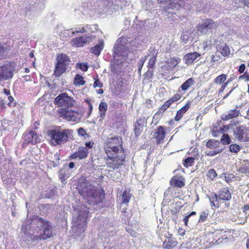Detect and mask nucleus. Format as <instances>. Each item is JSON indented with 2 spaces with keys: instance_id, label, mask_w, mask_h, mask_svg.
Returning a JSON list of instances; mask_svg holds the SVG:
<instances>
[{
  "instance_id": "nucleus-1",
  "label": "nucleus",
  "mask_w": 249,
  "mask_h": 249,
  "mask_svg": "<svg viewBox=\"0 0 249 249\" xmlns=\"http://www.w3.org/2000/svg\"><path fill=\"white\" fill-rule=\"evenodd\" d=\"M21 231L32 240H45L53 235L51 223L38 216L27 219L22 225Z\"/></svg>"
},
{
  "instance_id": "nucleus-2",
  "label": "nucleus",
  "mask_w": 249,
  "mask_h": 249,
  "mask_svg": "<svg viewBox=\"0 0 249 249\" xmlns=\"http://www.w3.org/2000/svg\"><path fill=\"white\" fill-rule=\"evenodd\" d=\"M98 26L94 25H86L84 26L79 27L77 30L72 32V35L75 33H86L80 37L73 38L71 43L72 46L81 47L84 46L86 43L91 42L95 38V36L90 35L97 30Z\"/></svg>"
},
{
  "instance_id": "nucleus-3",
  "label": "nucleus",
  "mask_w": 249,
  "mask_h": 249,
  "mask_svg": "<svg viewBox=\"0 0 249 249\" xmlns=\"http://www.w3.org/2000/svg\"><path fill=\"white\" fill-rule=\"evenodd\" d=\"M135 42L132 39L123 37L116 42L114 50L115 57L121 56L125 59L128 56L129 53L133 51Z\"/></svg>"
},
{
  "instance_id": "nucleus-4",
  "label": "nucleus",
  "mask_w": 249,
  "mask_h": 249,
  "mask_svg": "<svg viewBox=\"0 0 249 249\" xmlns=\"http://www.w3.org/2000/svg\"><path fill=\"white\" fill-rule=\"evenodd\" d=\"M72 131L70 129L51 130L49 131L51 144L56 146L67 142L72 137Z\"/></svg>"
},
{
  "instance_id": "nucleus-5",
  "label": "nucleus",
  "mask_w": 249,
  "mask_h": 249,
  "mask_svg": "<svg viewBox=\"0 0 249 249\" xmlns=\"http://www.w3.org/2000/svg\"><path fill=\"white\" fill-rule=\"evenodd\" d=\"M107 158L106 160V165L107 167L115 169L123 165V161L125 159L124 151L118 153H111L109 150L106 153Z\"/></svg>"
},
{
  "instance_id": "nucleus-6",
  "label": "nucleus",
  "mask_w": 249,
  "mask_h": 249,
  "mask_svg": "<svg viewBox=\"0 0 249 249\" xmlns=\"http://www.w3.org/2000/svg\"><path fill=\"white\" fill-rule=\"evenodd\" d=\"M88 218V212L80 211L74 220L72 227V231L77 235H82L86 226V221Z\"/></svg>"
},
{
  "instance_id": "nucleus-7",
  "label": "nucleus",
  "mask_w": 249,
  "mask_h": 249,
  "mask_svg": "<svg viewBox=\"0 0 249 249\" xmlns=\"http://www.w3.org/2000/svg\"><path fill=\"white\" fill-rule=\"evenodd\" d=\"M57 63L54 71L55 77H59L63 74L67 69L70 62V58L64 53L57 55Z\"/></svg>"
},
{
  "instance_id": "nucleus-8",
  "label": "nucleus",
  "mask_w": 249,
  "mask_h": 249,
  "mask_svg": "<svg viewBox=\"0 0 249 249\" xmlns=\"http://www.w3.org/2000/svg\"><path fill=\"white\" fill-rule=\"evenodd\" d=\"M54 103L58 107H73L76 102L72 97L64 92L61 93L55 98Z\"/></svg>"
},
{
  "instance_id": "nucleus-9",
  "label": "nucleus",
  "mask_w": 249,
  "mask_h": 249,
  "mask_svg": "<svg viewBox=\"0 0 249 249\" xmlns=\"http://www.w3.org/2000/svg\"><path fill=\"white\" fill-rule=\"evenodd\" d=\"M106 153L108 150L111 153H118L121 151H124V149L120 144V141L118 138L110 137L107 139L106 145L105 147Z\"/></svg>"
},
{
  "instance_id": "nucleus-10",
  "label": "nucleus",
  "mask_w": 249,
  "mask_h": 249,
  "mask_svg": "<svg viewBox=\"0 0 249 249\" xmlns=\"http://www.w3.org/2000/svg\"><path fill=\"white\" fill-rule=\"evenodd\" d=\"M60 116L68 121L78 122L80 121L82 115L77 111L73 110H66L61 108L59 111Z\"/></svg>"
},
{
  "instance_id": "nucleus-11",
  "label": "nucleus",
  "mask_w": 249,
  "mask_h": 249,
  "mask_svg": "<svg viewBox=\"0 0 249 249\" xmlns=\"http://www.w3.org/2000/svg\"><path fill=\"white\" fill-rule=\"evenodd\" d=\"M160 7H163L164 10L168 13H171L170 9H178L181 6L179 0H157Z\"/></svg>"
},
{
  "instance_id": "nucleus-12",
  "label": "nucleus",
  "mask_w": 249,
  "mask_h": 249,
  "mask_svg": "<svg viewBox=\"0 0 249 249\" xmlns=\"http://www.w3.org/2000/svg\"><path fill=\"white\" fill-rule=\"evenodd\" d=\"M81 187L79 192L84 197H91L94 198L95 197L94 186L85 181L81 185Z\"/></svg>"
},
{
  "instance_id": "nucleus-13",
  "label": "nucleus",
  "mask_w": 249,
  "mask_h": 249,
  "mask_svg": "<svg viewBox=\"0 0 249 249\" xmlns=\"http://www.w3.org/2000/svg\"><path fill=\"white\" fill-rule=\"evenodd\" d=\"M217 27V24L212 20L208 19L204 23L199 25L197 27V32L198 35L205 34L208 29H215Z\"/></svg>"
},
{
  "instance_id": "nucleus-14",
  "label": "nucleus",
  "mask_w": 249,
  "mask_h": 249,
  "mask_svg": "<svg viewBox=\"0 0 249 249\" xmlns=\"http://www.w3.org/2000/svg\"><path fill=\"white\" fill-rule=\"evenodd\" d=\"M13 77V71L11 66L8 64L0 67V82L7 80Z\"/></svg>"
},
{
  "instance_id": "nucleus-15",
  "label": "nucleus",
  "mask_w": 249,
  "mask_h": 249,
  "mask_svg": "<svg viewBox=\"0 0 249 249\" xmlns=\"http://www.w3.org/2000/svg\"><path fill=\"white\" fill-rule=\"evenodd\" d=\"M149 54L146 56H149L147 67L149 69H153L155 67V62L157 57V52L154 48H150L149 50Z\"/></svg>"
},
{
  "instance_id": "nucleus-16",
  "label": "nucleus",
  "mask_w": 249,
  "mask_h": 249,
  "mask_svg": "<svg viewBox=\"0 0 249 249\" xmlns=\"http://www.w3.org/2000/svg\"><path fill=\"white\" fill-rule=\"evenodd\" d=\"M24 140L28 143H32L35 144L39 142L40 139L39 136H37L36 134H35L33 131H30L24 135Z\"/></svg>"
},
{
  "instance_id": "nucleus-17",
  "label": "nucleus",
  "mask_w": 249,
  "mask_h": 249,
  "mask_svg": "<svg viewBox=\"0 0 249 249\" xmlns=\"http://www.w3.org/2000/svg\"><path fill=\"white\" fill-rule=\"evenodd\" d=\"M89 150L86 147H80L78 150L73 153L71 157L72 159L78 158L80 160L85 159L87 157Z\"/></svg>"
},
{
  "instance_id": "nucleus-18",
  "label": "nucleus",
  "mask_w": 249,
  "mask_h": 249,
  "mask_svg": "<svg viewBox=\"0 0 249 249\" xmlns=\"http://www.w3.org/2000/svg\"><path fill=\"white\" fill-rule=\"evenodd\" d=\"M206 146L213 150L217 151L220 150V153L223 151V147L221 142L217 140L212 139L208 141L206 144Z\"/></svg>"
},
{
  "instance_id": "nucleus-19",
  "label": "nucleus",
  "mask_w": 249,
  "mask_h": 249,
  "mask_svg": "<svg viewBox=\"0 0 249 249\" xmlns=\"http://www.w3.org/2000/svg\"><path fill=\"white\" fill-rule=\"evenodd\" d=\"M217 196L220 200L229 201L231 199V195L228 188H224L220 190L217 194Z\"/></svg>"
},
{
  "instance_id": "nucleus-20",
  "label": "nucleus",
  "mask_w": 249,
  "mask_h": 249,
  "mask_svg": "<svg viewBox=\"0 0 249 249\" xmlns=\"http://www.w3.org/2000/svg\"><path fill=\"white\" fill-rule=\"evenodd\" d=\"M164 129V127L160 126L156 130L154 137L156 139L157 143H160L165 138L166 132Z\"/></svg>"
},
{
  "instance_id": "nucleus-21",
  "label": "nucleus",
  "mask_w": 249,
  "mask_h": 249,
  "mask_svg": "<svg viewBox=\"0 0 249 249\" xmlns=\"http://www.w3.org/2000/svg\"><path fill=\"white\" fill-rule=\"evenodd\" d=\"M146 123L144 118H140L135 123V132L136 135H140L143 130L144 127L146 126Z\"/></svg>"
},
{
  "instance_id": "nucleus-22",
  "label": "nucleus",
  "mask_w": 249,
  "mask_h": 249,
  "mask_svg": "<svg viewBox=\"0 0 249 249\" xmlns=\"http://www.w3.org/2000/svg\"><path fill=\"white\" fill-rule=\"evenodd\" d=\"M247 130L242 126L236 128L234 132L235 137L239 140H245Z\"/></svg>"
},
{
  "instance_id": "nucleus-23",
  "label": "nucleus",
  "mask_w": 249,
  "mask_h": 249,
  "mask_svg": "<svg viewBox=\"0 0 249 249\" xmlns=\"http://www.w3.org/2000/svg\"><path fill=\"white\" fill-rule=\"evenodd\" d=\"M184 180L181 176H174L170 180V184L173 187L181 188L184 185Z\"/></svg>"
},
{
  "instance_id": "nucleus-24",
  "label": "nucleus",
  "mask_w": 249,
  "mask_h": 249,
  "mask_svg": "<svg viewBox=\"0 0 249 249\" xmlns=\"http://www.w3.org/2000/svg\"><path fill=\"white\" fill-rule=\"evenodd\" d=\"M200 55V54L196 52L188 53L184 56L183 60L185 61L186 64L188 65L191 64L197 57Z\"/></svg>"
},
{
  "instance_id": "nucleus-25",
  "label": "nucleus",
  "mask_w": 249,
  "mask_h": 249,
  "mask_svg": "<svg viewBox=\"0 0 249 249\" xmlns=\"http://www.w3.org/2000/svg\"><path fill=\"white\" fill-rule=\"evenodd\" d=\"M177 242L171 237H167L163 244V247L165 249H170L177 246Z\"/></svg>"
},
{
  "instance_id": "nucleus-26",
  "label": "nucleus",
  "mask_w": 249,
  "mask_h": 249,
  "mask_svg": "<svg viewBox=\"0 0 249 249\" xmlns=\"http://www.w3.org/2000/svg\"><path fill=\"white\" fill-rule=\"evenodd\" d=\"M70 175L69 171L68 169L67 166H64L63 168L60 169L59 173V178L63 183H66V179L68 178Z\"/></svg>"
},
{
  "instance_id": "nucleus-27",
  "label": "nucleus",
  "mask_w": 249,
  "mask_h": 249,
  "mask_svg": "<svg viewBox=\"0 0 249 249\" xmlns=\"http://www.w3.org/2000/svg\"><path fill=\"white\" fill-rule=\"evenodd\" d=\"M239 114V111L237 109L231 110L228 114L222 115V119L228 120L238 116Z\"/></svg>"
},
{
  "instance_id": "nucleus-28",
  "label": "nucleus",
  "mask_w": 249,
  "mask_h": 249,
  "mask_svg": "<svg viewBox=\"0 0 249 249\" xmlns=\"http://www.w3.org/2000/svg\"><path fill=\"white\" fill-rule=\"evenodd\" d=\"M189 107V104L187 103L180 109L178 111L176 116L175 117V120L176 121H179L183 116V114L188 110Z\"/></svg>"
},
{
  "instance_id": "nucleus-29",
  "label": "nucleus",
  "mask_w": 249,
  "mask_h": 249,
  "mask_svg": "<svg viewBox=\"0 0 249 249\" xmlns=\"http://www.w3.org/2000/svg\"><path fill=\"white\" fill-rule=\"evenodd\" d=\"M104 46L103 41H101L98 44L91 48L90 52L98 56L100 54L101 51L103 49Z\"/></svg>"
},
{
  "instance_id": "nucleus-30",
  "label": "nucleus",
  "mask_w": 249,
  "mask_h": 249,
  "mask_svg": "<svg viewBox=\"0 0 249 249\" xmlns=\"http://www.w3.org/2000/svg\"><path fill=\"white\" fill-rule=\"evenodd\" d=\"M209 201L211 207H218L219 205L220 199L218 197L217 194H211L209 196Z\"/></svg>"
},
{
  "instance_id": "nucleus-31",
  "label": "nucleus",
  "mask_w": 249,
  "mask_h": 249,
  "mask_svg": "<svg viewBox=\"0 0 249 249\" xmlns=\"http://www.w3.org/2000/svg\"><path fill=\"white\" fill-rule=\"evenodd\" d=\"M107 109V104L105 102H101L99 104V114L100 115V120L103 119L105 115L106 114V111Z\"/></svg>"
},
{
  "instance_id": "nucleus-32",
  "label": "nucleus",
  "mask_w": 249,
  "mask_h": 249,
  "mask_svg": "<svg viewBox=\"0 0 249 249\" xmlns=\"http://www.w3.org/2000/svg\"><path fill=\"white\" fill-rule=\"evenodd\" d=\"M180 61V59L178 57L172 58L166 62L168 68L169 69L174 68Z\"/></svg>"
},
{
  "instance_id": "nucleus-33",
  "label": "nucleus",
  "mask_w": 249,
  "mask_h": 249,
  "mask_svg": "<svg viewBox=\"0 0 249 249\" xmlns=\"http://www.w3.org/2000/svg\"><path fill=\"white\" fill-rule=\"evenodd\" d=\"M194 83V81L193 78H190L187 80L184 83H183L180 88L182 90L185 91L189 89L192 85Z\"/></svg>"
},
{
  "instance_id": "nucleus-34",
  "label": "nucleus",
  "mask_w": 249,
  "mask_h": 249,
  "mask_svg": "<svg viewBox=\"0 0 249 249\" xmlns=\"http://www.w3.org/2000/svg\"><path fill=\"white\" fill-rule=\"evenodd\" d=\"M85 84L84 78L79 74H76L74 79V84L76 86H83Z\"/></svg>"
},
{
  "instance_id": "nucleus-35",
  "label": "nucleus",
  "mask_w": 249,
  "mask_h": 249,
  "mask_svg": "<svg viewBox=\"0 0 249 249\" xmlns=\"http://www.w3.org/2000/svg\"><path fill=\"white\" fill-rule=\"evenodd\" d=\"M131 197V195L130 193V191L125 190L122 195V202L124 204L128 203Z\"/></svg>"
},
{
  "instance_id": "nucleus-36",
  "label": "nucleus",
  "mask_w": 249,
  "mask_h": 249,
  "mask_svg": "<svg viewBox=\"0 0 249 249\" xmlns=\"http://www.w3.org/2000/svg\"><path fill=\"white\" fill-rule=\"evenodd\" d=\"M219 50H220L221 54L224 56H227L230 53V48L229 46L226 44H221L219 47Z\"/></svg>"
},
{
  "instance_id": "nucleus-37",
  "label": "nucleus",
  "mask_w": 249,
  "mask_h": 249,
  "mask_svg": "<svg viewBox=\"0 0 249 249\" xmlns=\"http://www.w3.org/2000/svg\"><path fill=\"white\" fill-rule=\"evenodd\" d=\"M228 128H229L228 126L224 125V126H223L222 128L221 127H219V128L217 127L215 129H213L212 130L213 135L214 137H216L218 135V133H219L220 132H223L224 131H226V130H227L228 129Z\"/></svg>"
},
{
  "instance_id": "nucleus-38",
  "label": "nucleus",
  "mask_w": 249,
  "mask_h": 249,
  "mask_svg": "<svg viewBox=\"0 0 249 249\" xmlns=\"http://www.w3.org/2000/svg\"><path fill=\"white\" fill-rule=\"evenodd\" d=\"M226 78L225 74H222L214 79V82L217 84L221 85L226 80Z\"/></svg>"
},
{
  "instance_id": "nucleus-39",
  "label": "nucleus",
  "mask_w": 249,
  "mask_h": 249,
  "mask_svg": "<svg viewBox=\"0 0 249 249\" xmlns=\"http://www.w3.org/2000/svg\"><path fill=\"white\" fill-rule=\"evenodd\" d=\"M148 56H145L141 58L138 63V71L139 73H141L142 67L147 58Z\"/></svg>"
},
{
  "instance_id": "nucleus-40",
  "label": "nucleus",
  "mask_w": 249,
  "mask_h": 249,
  "mask_svg": "<svg viewBox=\"0 0 249 249\" xmlns=\"http://www.w3.org/2000/svg\"><path fill=\"white\" fill-rule=\"evenodd\" d=\"M192 33L190 31H185L183 33L182 35L181 36V40L184 43H186L189 40L190 36Z\"/></svg>"
},
{
  "instance_id": "nucleus-41",
  "label": "nucleus",
  "mask_w": 249,
  "mask_h": 249,
  "mask_svg": "<svg viewBox=\"0 0 249 249\" xmlns=\"http://www.w3.org/2000/svg\"><path fill=\"white\" fill-rule=\"evenodd\" d=\"M195 162V158L194 157H189L185 159L183 165L186 167L190 166Z\"/></svg>"
},
{
  "instance_id": "nucleus-42",
  "label": "nucleus",
  "mask_w": 249,
  "mask_h": 249,
  "mask_svg": "<svg viewBox=\"0 0 249 249\" xmlns=\"http://www.w3.org/2000/svg\"><path fill=\"white\" fill-rule=\"evenodd\" d=\"M221 142L223 144H229L231 142V139L228 134H223L221 138Z\"/></svg>"
},
{
  "instance_id": "nucleus-43",
  "label": "nucleus",
  "mask_w": 249,
  "mask_h": 249,
  "mask_svg": "<svg viewBox=\"0 0 249 249\" xmlns=\"http://www.w3.org/2000/svg\"><path fill=\"white\" fill-rule=\"evenodd\" d=\"M240 149V147L236 144H231L230 146V150L231 152L237 153Z\"/></svg>"
},
{
  "instance_id": "nucleus-44",
  "label": "nucleus",
  "mask_w": 249,
  "mask_h": 249,
  "mask_svg": "<svg viewBox=\"0 0 249 249\" xmlns=\"http://www.w3.org/2000/svg\"><path fill=\"white\" fill-rule=\"evenodd\" d=\"M8 99L9 100V102L8 103V105L10 107H14L16 105V102L15 101L14 97L11 95L8 96Z\"/></svg>"
},
{
  "instance_id": "nucleus-45",
  "label": "nucleus",
  "mask_w": 249,
  "mask_h": 249,
  "mask_svg": "<svg viewBox=\"0 0 249 249\" xmlns=\"http://www.w3.org/2000/svg\"><path fill=\"white\" fill-rule=\"evenodd\" d=\"M77 67L84 71H87L88 69V65L86 63H77Z\"/></svg>"
},
{
  "instance_id": "nucleus-46",
  "label": "nucleus",
  "mask_w": 249,
  "mask_h": 249,
  "mask_svg": "<svg viewBox=\"0 0 249 249\" xmlns=\"http://www.w3.org/2000/svg\"><path fill=\"white\" fill-rule=\"evenodd\" d=\"M77 132L80 136L84 137L85 138L88 136V134L86 132V131L82 128L80 127L77 129Z\"/></svg>"
},
{
  "instance_id": "nucleus-47",
  "label": "nucleus",
  "mask_w": 249,
  "mask_h": 249,
  "mask_svg": "<svg viewBox=\"0 0 249 249\" xmlns=\"http://www.w3.org/2000/svg\"><path fill=\"white\" fill-rule=\"evenodd\" d=\"M208 215V213H207L205 212H202L200 213V214L199 216V221H202V222L206 220V219L207 218Z\"/></svg>"
},
{
  "instance_id": "nucleus-48",
  "label": "nucleus",
  "mask_w": 249,
  "mask_h": 249,
  "mask_svg": "<svg viewBox=\"0 0 249 249\" xmlns=\"http://www.w3.org/2000/svg\"><path fill=\"white\" fill-rule=\"evenodd\" d=\"M208 176L211 179H213L217 176V174L214 169H211L208 171Z\"/></svg>"
},
{
  "instance_id": "nucleus-49",
  "label": "nucleus",
  "mask_w": 249,
  "mask_h": 249,
  "mask_svg": "<svg viewBox=\"0 0 249 249\" xmlns=\"http://www.w3.org/2000/svg\"><path fill=\"white\" fill-rule=\"evenodd\" d=\"M219 153H220V150H218L217 151H214L213 150L210 151H206L207 155L210 156H214Z\"/></svg>"
},
{
  "instance_id": "nucleus-50",
  "label": "nucleus",
  "mask_w": 249,
  "mask_h": 249,
  "mask_svg": "<svg viewBox=\"0 0 249 249\" xmlns=\"http://www.w3.org/2000/svg\"><path fill=\"white\" fill-rule=\"evenodd\" d=\"M181 96L180 95V94H176L175 95H174L170 98V100L172 101V102L173 103L177 101L178 100H179L181 98Z\"/></svg>"
},
{
  "instance_id": "nucleus-51",
  "label": "nucleus",
  "mask_w": 249,
  "mask_h": 249,
  "mask_svg": "<svg viewBox=\"0 0 249 249\" xmlns=\"http://www.w3.org/2000/svg\"><path fill=\"white\" fill-rule=\"evenodd\" d=\"M196 214V212H192L191 213H190L189 215L186 216L184 218V219H183V221L184 222V223H185V225L186 226H187V224H188V220H189V217L192 216V215H195Z\"/></svg>"
},
{
  "instance_id": "nucleus-52",
  "label": "nucleus",
  "mask_w": 249,
  "mask_h": 249,
  "mask_svg": "<svg viewBox=\"0 0 249 249\" xmlns=\"http://www.w3.org/2000/svg\"><path fill=\"white\" fill-rule=\"evenodd\" d=\"M239 79H244L246 81H249V72H246L244 74L239 77Z\"/></svg>"
},
{
  "instance_id": "nucleus-53",
  "label": "nucleus",
  "mask_w": 249,
  "mask_h": 249,
  "mask_svg": "<svg viewBox=\"0 0 249 249\" xmlns=\"http://www.w3.org/2000/svg\"><path fill=\"white\" fill-rule=\"evenodd\" d=\"M54 157L55 159L57 160L55 162L53 161V166L55 167L59 164V158L58 154L57 153L54 155Z\"/></svg>"
},
{
  "instance_id": "nucleus-54",
  "label": "nucleus",
  "mask_w": 249,
  "mask_h": 249,
  "mask_svg": "<svg viewBox=\"0 0 249 249\" xmlns=\"http://www.w3.org/2000/svg\"><path fill=\"white\" fill-rule=\"evenodd\" d=\"M103 86V84L99 80H96L93 84V87L94 88L97 87L101 88Z\"/></svg>"
},
{
  "instance_id": "nucleus-55",
  "label": "nucleus",
  "mask_w": 249,
  "mask_h": 249,
  "mask_svg": "<svg viewBox=\"0 0 249 249\" xmlns=\"http://www.w3.org/2000/svg\"><path fill=\"white\" fill-rule=\"evenodd\" d=\"M242 211L245 213V215L249 213V205H245L242 208Z\"/></svg>"
},
{
  "instance_id": "nucleus-56",
  "label": "nucleus",
  "mask_w": 249,
  "mask_h": 249,
  "mask_svg": "<svg viewBox=\"0 0 249 249\" xmlns=\"http://www.w3.org/2000/svg\"><path fill=\"white\" fill-rule=\"evenodd\" d=\"M245 68H246V66H245V64H241L239 67L238 71L241 73H243L245 71Z\"/></svg>"
},
{
  "instance_id": "nucleus-57",
  "label": "nucleus",
  "mask_w": 249,
  "mask_h": 249,
  "mask_svg": "<svg viewBox=\"0 0 249 249\" xmlns=\"http://www.w3.org/2000/svg\"><path fill=\"white\" fill-rule=\"evenodd\" d=\"M86 102L88 103V106H89V113H90L92 111V105L90 102V101L89 100H86Z\"/></svg>"
},
{
  "instance_id": "nucleus-58",
  "label": "nucleus",
  "mask_w": 249,
  "mask_h": 249,
  "mask_svg": "<svg viewBox=\"0 0 249 249\" xmlns=\"http://www.w3.org/2000/svg\"><path fill=\"white\" fill-rule=\"evenodd\" d=\"M219 59L220 58L219 56H217L216 55H213L212 57V61H213V62L218 61H219Z\"/></svg>"
},
{
  "instance_id": "nucleus-59",
  "label": "nucleus",
  "mask_w": 249,
  "mask_h": 249,
  "mask_svg": "<svg viewBox=\"0 0 249 249\" xmlns=\"http://www.w3.org/2000/svg\"><path fill=\"white\" fill-rule=\"evenodd\" d=\"M167 108L168 107H166L165 105L164 104L160 108V112H163L167 109Z\"/></svg>"
},
{
  "instance_id": "nucleus-60",
  "label": "nucleus",
  "mask_w": 249,
  "mask_h": 249,
  "mask_svg": "<svg viewBox=\"0 0 249 249\" xmlns=\"http://www.w3.org/2000/svg\"><path fill=\"white\" fill-rule=\"evenodd\" d=\"M228 83L226 82V83H224V85H223L221 86V88H220V89L219 90V92H223L224 91V90L226 88V87L228 85Z\"/></svg>"
},
{
  "instance_id": "nucleus-61",
  "label": "nucleus",
  "mask_w": 249,
  "mask_h": 249,
  "mask_svg": "<svg viewBox=\"0 0 249 249\" xmlns=\"http://www.w3.org/2000/svg\"><path fill=\"white\" fill-rule=\"evenodd\" d=\"M172 104H173V103L172 102L170 99L164 103V105H165L166 107H167L168 108Z\"/></svg>"
},
{
  "instance_id": "nucleus-62",
  "label": "nucleus",
  "mask_w": 249,
  "mask_h": 249,
  "mask_svg": "<svg viewBox=\"0 0 249 249\" xmlns=\"http://www.w3.org/2000/svg\"><path fill=\"white\" fill-rule=\"evenodd\" d=\"M146 75L147 76H148L149 78H151L153 76V71H148L147 72H146Z\"/></svg>"
},
{
  "instance_id": "nucleus-63",
  "label": "nucleus",
  "mask_w": 249,
  "mask_h": 249,
  "mask_svg": "<svg viewBox=\"0 0 249 249\" xmlns=\"http://www.w3.org/2000/svg\"><path fill=\"white\" fill-rule=\"evenodd\" d=\"M93 143H92L90 142H86L85 145L86 147H88L89 148H91L92 147Z\"/></svg>"
},
{
  "instance_id": "nucleus-64",
  "label": "nucleus",
  "mask_w": 249,
  "mask_h": 249,
  "mask_svg": "<svg viewBox=\"0 0 249 249\" xmlns=\"http://www.w3.org/2000/svg\"><path fill=\"white\" fill-rule=\"evenodd\" d=\"M74 165L75 164L74 162H71L68 165L69 168L70 169H72L74 167Z\"/></svg>"
}]
</instances>
